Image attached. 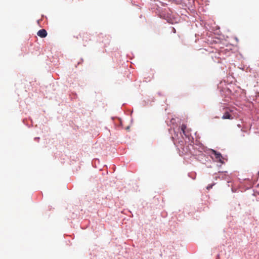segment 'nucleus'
<instances>
[{
  "instance_id": "obj_1",
  "label": "nucleus",
  "mask_w": 259,
  "mask_h": 259,
  "mask_svg": "<svg viewBox=\"0 0 259 259\" xmlns=\"http://www.w3.org/2000/svg\"><path fill=\"white\" fill-rule=\"evenodd\" d=\"M225 112L222 117L223 119H233V116L231 114L232 111L229 108H226L224 109Z\"/></svg>"
},
{
  "instance_id": "obj_2",
  "label": "nucleus",
  "mask_w": 259,
  "mask_h": 259,
  "mask_svg": "<svg viewBox=\"0 0 259 259\" xmlns=\"http://www.w3.org/2000/svg\"><path fill=\"white\" fill-rule=\"evenodd\" d=\"M212 153L215 155L216 159H217L220 162L222 163H224L222 161L223 157L220 153L217 152L215 150H212Z\"/></svg>"
},
{
  "instance_id": "obj_3",
  "label": "nucleus",
  "mask_w": 259,
  "mask_h": 259,
  "mask_svg": "<svg viewBox=\"0 0 259 259\" xmlns=\"http://www.w3.org/2000/svg\"><path fill=\"white\" fill-rule=\"evenodd\" d=\"M37 34L39 37H40L41 38H44V37L47 36V31L45 29H42L39 30L37 32Z\"/></svg>"
},
{
  "instance_id": "obj_4",
  "label": "nucleus",
  "mask_w": 259,
  "mask_h": 259,
  "mask_svg": "<svg viewBox=\"0 0 259 259\" xmlns=\"http://www.w3.org/2000/svg\"><path fill=\"white\" fill-rule=\"evenodd\" d=\"M181 131H182L183 134L186 137L189 136V132L188 130L187 129V126L185 124H183L181 125Z\"/></svg>"
},
{
  "instance_id": "obj_5",
  "label": "nucleus",
  "mask_w": 259,
  "mask_h": 259,
  "mask_svg": "<svg viewBox=\"0 0 259 259\" xmlns=\"http://www.w3.org/2000/svg\"><path fill=\"white\" fill-rule=\"evenodd\" d=\"M219 55H220L219 54H213V55H212L211 57H212V58L213 59H214V58H216V59L217 58V59H218V61L214 60V61H215V62H217L218 63H220V60H219V58H220V57H219Z\"/></svg>"
},
{
  "instance_id": "obj_6",
  "label": "nucleus",
  "mask_w": 259,
  "mask_h": 259,
  "mask_svg": "<svg viewBox=\"0 0 259 259\" xmlns=\"http://www.w3.org/2000/svg\"><path fill=\"white\" fill-rule=\"evenodd\" d=\"M212 185L208 186L207 187V189L208 190H209V189H211V188H212Z\"/></svg>"
}]
</instances>
